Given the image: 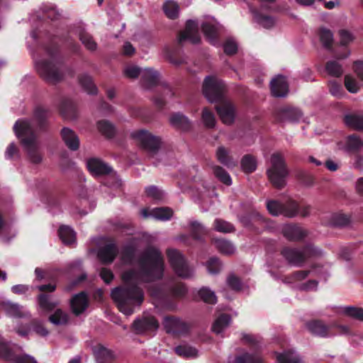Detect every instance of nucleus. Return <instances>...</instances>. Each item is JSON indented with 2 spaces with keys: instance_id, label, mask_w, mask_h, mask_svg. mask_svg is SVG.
Segmentation results:
<instances>
[{
  "instance_id": "1",
  "label": "nucleus",
  "mask_w": 363,
  "mask_h": 363,
  "mask_svg": "<svg viewBox=\"0 0 363 363\" xmlns=\"http://www.w3.org/2000/svg\"><path fill=\"white\" fill-rule=\"evenodd\" d=\"M138 264L139 269H130L122 273L124 286L113 289L111 298L118 309L125 315L133 313L135 308L144 301L143 291L138 286L143 282L160 279L164 275V261L161 251L149 246L140 254Z\"/></svg>"
},
{
  "instance_id": "2",
  "label": "nucleus",
  "mask_w": 363,
  "mask_h": 363,
  "mask_svg": "<svg viewBox=\"0 0 363 363\" xmlns=\"http://www.w3.org/2000/svg\"><path fill=\"white\" fill-rule=\"evenodd\" d=\"M48 114L49 112L46 108L38 106L34 111L33 120L19 119L13 125L16 135L21 139L28 158L33 164H39L43 160V155L40 152V146L35 131L44 128Z\"/></svg>"
},
{
  "instance_id": "3",
  "label": "nucleus",
  "mask_w": 363,
  "mask_h": 363,
  "mask_svg": "<svg viewBox=\"0 0 363 363\" xmlns=\"http://www.w3.org/2000/svg\"><path fill=\"white\" fill-rule=\"evenodd\" d=\"M57 53L56 48H46L44 57H33L39 74L45 81L52 84L60 82L65 75L64 66Z\"/></svg>"
},
{
  "instance_id": "4",
  "label": "nucleus",
  "mask_w": 363,
  "mask_h": 363,
  "mask_svg": "<svg viewBox=\"0 0 363 363\" xmlns=\"http://www.w3.org/2000/svg\"><path fill=\"white\" fill-rule=\"evenodd\" d=\"M322 267L313 266L310 270L296 271L285 278L284 281L291 284V287L299 291H311L318 289V281L306 278L309 274L320 276L323 274Z\"/></svg>"
},
{
  "instance_id": "5",
  "label": "nucleus",
  "mask_w": 363,
  "mask_h": 363,
  "mask_svg": "<svg viewBox=\"0 0 363 363\" xmlns=\"http://www.w3.org/2000/svg\"><path fill=\"white\" fill-rule=\"evenodd\" d=\"M281 254L290 264L301 267L308 259L323 256V252L313 245H308L301 250L285 247Z\"/></svg>"
},
{
  "instance_id": "6",
  "label": "nucleus",
  "mask_w": 363,
  "mask_h": 363,
  "mask_svg": "<svg viewBox=\"0 0 363 363\" xmlns=\"http://www.w3.org/2000/svg\"><path fill=\"white\" fill-rule=\"evenodd\" d=\"M267 172L274 186L277 189H282L285 186L289 171L284 158L280 152H275L272 155L270 167Z\"/></svg>"
},
{
  "instance_id": "7",
  "label": "nucleus",
  "mask_w": 363,
  "mask_h": 363,
  "mask_svg": "<svg viewBox=\"0 0 363 363\" xmlns=\"http://www.w3.org/2000/svg\"><path fill=\"white\" fill-rule=\"evenodd\" d=\"M0 357L14 363H38L33 357L22 354L21 347L3 339H0Z\"/></svg>"
},
{
  "instance_id": "8",
  "label": "nucleus",
  "mask_w": 363,
  "mask_h": 363,
  "mask_svg": "<svg viewBox=\"0 0 363 363\" xmlns=\"http://www.w3.org/2000/svg\"><path fill=\"white\" fill-rule=\"evenodd\" d=\"M225 90L224 82L216 76H206L203 82L202 91L206 99L211 102H218L223 99Z\"/></svg>"
},
{
  "instance_id": "9",
  "label": "nucleus",
  "mask_w": 363,
  "mask_h": 363,
  "mask_svg": "<svg viewBox=\"0 0 363 363\" xmlns=\"http://www.w3.org/2000/svg\"><path fill=\"white\" fill-rule=\"evenodd\" d=\"M124 73L130 79L140 77L141 84L147 89L155 86L159 79V73L151 68L142 69L137 66L129 65L125 68Z\"/></svg>"
},
{
  "instance_id": "10",
  "label": "nucleus",
  "mask_w": 363,
  "mask_h": 363,
  "mask_svg": "<svg viewBox=\"0 0 363 363\" xmlns=\"http://www.w3.org/2000/svg\"><path fill=\"white\" fill-rule=\"evenodd\" d=\"M169 262L177 276L182 279H189L194 276V269L186 262L182 254L175 249L167 251Z\"/></svg>"
},
{
  "instance_id": "11",
  "label": "nucleus",
  "mask_w": 363,
  "mask_h": 363,
  "mask_svg": "<svg viewBox=\"0 0 363 363\" xmlns=\"http://www.w3.org/2000/svg\"><path fill=\"white\" fill-rule=\"evenodd\" d=\"M136 143L150 152H155L160 147L161 140L145 130H135L130 134Z\"/></svg>"
},
{
  "instance_id": "12",
  "label": "nucleus",
  "mask_w": 363,
  "mask_h": 363,
  "mask_svg": "<svg viewBox=\"0 0 363 363\" xmlns=\"http://www.w3.org/2000/svg\"><path fill=\"white\" fill-rule=\"evenodd\" d=\"M200 40L198 23L193 20H189L186 23L185 29L179 35V43H182L185 41H189L193 44H196L200 42Z\"/></svg>"
},
{
  "instance_id": "13",
  "label": "nucleus",
  "mask_w": 363,
  "mask_h": 363,
  "mask_svg": "<svg viewBox=\"0 0 363 363\" xmlns=\"http://www.w3.org/2000/svg\"><path fill=\"white\" fill-rule=\"evenodd\" d=\"M219 102L216 106V109L222 122L226 125L233 123L235 117L234 106L230 101L223 99Z\"/></svg>"
},
{
  "instance_id": "14",
  "label": "nucleus",
  "mask_w": 363,
  "mask_h": 363,
  "mask_svg": "<svg viewBox=\"0 0 363 363\" xmlns=\"http://www.w3.org/2000/svg\"><path fill=\"white\" fill-rule=\"evenodd\" d=\"M140 216L144 218H152L157 220L167 221L172 217L173 211L168 207L143 208L140 210Z\"/></svg>"
},
{
  "instance_id": "15",
  "label": "nucleus",
  "mask_w": 363,
  "mask_h": 363,
  "mask_svg": "<svg viewBox=\"0 0 363 363\" xmlns=\"http://www.w3.org/2000/svg\"><path fill=\"white\" fill-rule=\"evenodd\" d=\"M158 326V322L152 316H145L142 319L135 320L133 323L134 330L138 334L154 333Z\"/></svg>"
},
{
  "instance_id": "16",
  "label": "nucleus",
  "mask_w": 363,
  "mask_h": 363,
  "mask_svg": "<svg viewBox=\"0 0 363 363\" xmlns=\"http://www.w3.org/2000/svg\"><path fill=\"white\" fill-rule=\"evenodd\" d=\"M218 23L213 17H207L201 23L202 30L208 40L213 45L217 44V35L219 29Z\"/></svg>"
},
{
  "instance_id": "17",
  "label": "nucleus",
  "mask_w": 363,
  "mask_h": 363,
  "mask_svg": "<svg viewBox=\"0 0 363 363\" xmlns=\"http://www.w3.org/2000/svg\"><path fill=\"white\" fill-rule=\"evenodd\" d=\"M163 325L167 333L172 334L185 333L188 330L187 325L180 318L166 316L163 320Z\"/></svg>"
},
{
  "instance_id": "18",
  "label": "nucleus",
  "mask_w": 363,
  "mask_h": 363,
  "mask_svg": "<svg viewBox=\"0 0 363 363\" xmlns=\"http://www.w3.org/2000/svg\"><path fill=\"white\" fill-rule=\"evenodd\" d=\"M272 94L275 97H285L289 91V84L285 77L278 75L270 82Z\"/></svg>"
},
{
  "instance_id": "19",
  "label": "nucleus",
  "mask_w": 363,
  "mask_h": 363,
  "mask_svg": "<svg viewBox=\"0 0 363 363\" xmlns=\"http://www.w3.org/2000/svg\"><path fill=\"white\" fill-rule=\"evenodd\" d=\"M86 167L90 173L94 176L108 174L113 171L107 163L97 158L89 159L86 161Z\"/></svg>"
},
{
  "instance_id": "20",
  "label": "nucleus",
  "mask_w": 363,
  "mask_h": 363,
  "mask_svg": "<svg viewBox=\"0 0 363 363\" xmlns=\"http://www.w3.org/2000/svg\"><path fill=\"white\" fill-rule=\"evenodd\" d=\"M306 328L315 336L328 337L334 335L330 330V326L321 320H315L307 323Z\"/></svg>"
},
{
  "instance_id": "21",
  "label": "nucleus",
  "mask_w": 363,
  "mask_h": 363,
  "mask_svg": "<svg viewBox=\"0 0 363 363\" xmlns=\"http://www.w3.org/2000/svg\"><path fill=\"white\" fill-rule=\"evenodd\" d=\"M282 233L287 240L291 241L301 240L308 235L306 230L292 224L284 225L282 228Z\"/></svg>"
},
{
  "instance_id": "22",
  "label": "nucleus",
  "mask_w": 363,
  "mask_h": 363,
  "mask_svg": "<svg viewBox=\"0 0 363 363\" xmlns=\"http://www.w3.org/2000/svg\"><path fill=\"white\" fill-rule=\"evenodd\" d=\"M118 254V250L116 245L109 242L99 249L97 255L101 262L110 264L113 262Z\"/></svg>"
},
{
  "instance_id": "23",
  "label": "nucleus",
  "mask_w": 363,
  "mask_h": 363,
  "mask_svg": "<svg viewBox=\"0 0 363 363\" xmlns=\"http://www.w3.org/2000/svg\"><path fill=\"white\" fill-rule=\"evenodd\" d=\"M138 244L135 240L125 245L121 252V260L123 264H132L135 259Z\"/></svg>"
},
{
  "instance_id": "24",
  "label": "nucleus",
  "mask_w": 363,
  "mask_h": 363,
  "mask_svg": "<svg viewBox=\"0 0 363 363\" xmlns=\"http://www.w3.org/2000/svg\"><path fill=\"white\" fill-rule=\"evenodd\" d=\"M61 136L66 146L71 150H77L79 147V139L77 135L68 128H63L61 130Z\"/></svg>"
},
{
  "instance_id": "25",
  "label": "nucleus",
  "mask_w": 363,
  "mask_h": 363,
  "mask_svg": "<svg viewBox=\"0 0 363 363\" xmlns=\"http://www.w3.org/2000/svg\"><path fill=\"white\" fill-rule=\"evenodd\" d=\"M71 308L73 313L79 315L82 313L88 306V298L85 293L81 292L73 296L71 300Z\"/></svg>"
},
{
  "instance_id": "26",
  "label": "nucleus",
  "mask_w": 363,
  "mask_h": 363,
  "mask_svg": "<svg viewBox=\"0 0 363 363\" xmlns=\"http://www.w3.org/2000/svg\"><path fill=\"white\" fill-rule=\"evenodd\" d=\"M250 11L253 15L254 21L265 28H271L276 23L275 19L271 16L262 13L261 11L256 9L250 7Z\"/></svg>"
},
{
  "instance_id": "27",
  "label": "nucleus",
  "mask_w": 363,
  "mask_h": 363,
  "mask_svg": "<svg viewBox=\"0 0 363 363\" xmlns=\"http://www.w3.org/2000/svg\"><path fill=\"white\" fill-rule=\"evenodd\" d=\"M161 94L154 99V103L157 107L162 108L166 104L167 100L174 96V91L168 84H162L160 87Z\"/></svg>"
},
{
  "instance_id": "28",
  "label": "nucleus",
  "mask_w": 363,
  "mask_h": 363,
  "mask_svg": "<svg viewBox=\"0 0 363 363\" xmlns=\"http://www.w3.org/2000/svg\"><path fill=\"white\" fill-rule=\"evenodd\" d=\"M337 313L347 317L363 321V308L352 306H342L337 307Z\"/></svg>"
},
{
  "instance_id": "29",
  "label": "nucleus",
  "mask_w": 363,
  "mask_h": 363,
  "mask_svg": "<svg viewBox=\"0 0 363 363\" xmlns=\"http://www.w3.org/2000/svg\"><path fill=\"white\" fill-rule=\"evenodd\" d=\"M2 306L6 314L11 317L21 318L26 316L28 313L23 306L9 301L3 302Z\"/></svg>"
},
{
  "instance_id": "30",
  "label": "nucleus",
  "mask_w": 363,
  "mask_h": 363,
  "mask_svg": "<svg viewBox=\"0 0 363 363\" xmlns=\"http://www.w3.org/2000/svg\"><path fill=\"white\" fill-rule=\"evenodd\" d=\"M171 125L177 128L187 130L191 128L189 118L181 113H174L169 118Z\"/></svg>"
},
{
  "instance_id": "31",
  "label": "nucleus",
  "mask_w": 363,
  "mask_h": 363,
  "mask_svg": "<svg viewBox=\"0 0 363 363\" xmlns=\"http://www.w3.org/2000/svg\"><path fill=\"white\" fill-rule=\"evenodd\" d=\"M231 323V317L228 314H221L214 321L212 325L213 331L217 335H221Z\"/></svg>"
},
{
  "instance_id": "32",
  "label": "nucleus",
  "mask_w": 363,
  "mask_h": 363,
  "mask_svg": "<svg viewBox=\"0 0 363 363\" xmlns=\"http://www.w3.org/2000/svg\"><path fill=\"white\" fill-rule=\"evenodd\" d=\"M58 235L65 245H72L76 242V233L70 226H60L58 230Z\"/></svg>"
},
{
  "instance_id": "33",
  "label": "nucleus",
  "mask_w": 363,
  "mask_h": 363,
  "mask_svg": "<svg viewBox=\"0 0 363 363\" xmlns=\"http://www.w3.org/2000/svg\"><path fill=\"white\" fill-rule=\"evenodd\" d=\"M38 303L39 308L46 312L52 311L59 303L52 296L47 294H40Z\"/></svg>"
},
{
  "instance_id": "34",
  "label": "nucleus",
  "mask_w": 363,
  "mask_h": 363,
  "mask_svg": "<svg viewBox=\"0 0 363 363\" xmlns=\"http://www.w3.org/2000/svg\"><path fill=\"white\" fill-rule=\"evenodd\" d=\"M174 350L177 354L184 358L189 359L198 357V350L188 344H181L175 347Z\"/></svg>"
},
{
  "instance_id": "35",
  "label": "nucleus",
  "mask_w": 363,
  "mask_h": 363,
  "mask_svg": "<svg viewBox=\"0 0 363 363\" xmlns=\"http://www.w3.org/2000/svg\"><path fill=\"white\" fill-rule=\"evenodd\" d=\"M217 160L223 165L229 168H233L236 166L237 162L229 156L228 151L223 146L218 148L216 151Z\"/></svg>"
},
{
  "instance_id": "36",
  "label": "nucleus",
  "mask_w": 363,
  "mask_h": 363,
  "mask_svg": "<svg viewBox=\"0 0 363 363\" xmlns=\"http://www.w3.org/2000/svg\"><path fill=\"white\" fill-rule=\"evenodd\" d=\"M278 363H301L300 356L293 350L284 351L277 355Z\"/></svg>"
},
{
  "instance_id": "37",
  "label": "nucleus",
  "mask_w": 363,
  "mask_h": 363,
  "mask_svg": "<svg viewBox=\"0 0 363 363\" xmlns=\"http://www.w3.org/2000/svg\"><path fill=\"white\" fill-rule=\"evenodd\" d=\"M79 83L87 94H96L97 93V88L94 84L92 78L89 74H82L79 77Z\"/></svg>"
},
{
  "instance_id": "38",
  "label": "nucleus",
  "mask_w": 363,
  "mask_h": 363,
  "mask_svg": "<svg viewBox=\"0 0 363 363\" xmlns=\"http://www.w3.org/2000/svg\"><path fill=\"white\" fill-rule=\"evenodd\" d=\"M94 353L98 363H108L113 358L112 352L102 346L96 347Z\"/></svg>"
},
{
  "instance_id": "39",
  "label": "nucleus",
  "mask_w": 363,
  "mask_h": 363,
  "mask_svg": "<svg viewBox=\"0 0 363 363\" xmlns=\"http://www.w3.org/2000/svg\"><path fill=\"white\" fill-rule=\"evenodd\" d=\"M214 243L217 250L224 255H232L235 252V247L234 245L226 240L216 239Z\"/></svg>"
},
{
  "instance_id": "40",
  "label": "nucleus",
  "mask_w": 363,
  "mask_h": 363,
  "mask_svg": "<svg viewBox=\"0 0 363 363\" xmlns=\"http://www.w3.org/2000/svg\"><path fill=\"white\" fill-rule=\"evenodd\" d=\"M99 131L108 138H113L116 134V128L113 123L106 120L99 121L97 123Z\"/></svg>"
},
{
  "instance_id": "41",
  "label": "nucleus",
  "mask_w": 363,
  "mask_h": 363,
  "mask_svg": "<svg viewBox=\"0 0 363 363\" xmlns=\"http://www.w3.org/2000/svg\"><path fill=\"white\" fill-rule=\"evenodd\" d=\"M163 11L169 18L175 19L179 16V7L177 2L167 0L163 5Z\"/></svg>"
},
{
  "instance_id": "42",
  "label": "nucleus",
  "mask_w": 363,
  "mask_h": 363,
  "mask_svg": "<svg viewBox=\"0 0 363 363\" xmlns=\"http://www.w3.org/2000/svg\"><path fill=\"white\" fill-rule=\"evenodd\" d=\"M299 206L294 201H289L282 204L281 214L287 218H294L298 214Z\"/></svg>"
},
{
  "instance_id": "43",
  "label": "nucleus",
  "mask_w": 363,
  "mask_h": 363,
  "mask_svg": "<svg viewBox=\"0 0 363 363\" xmlns=\"http://www.w3.org/2000/svg\"><path fill=\"white\" fill-rule=\"evenodd\" d=\"M68 315L61 309H57L53 314L49 317V320L55 325H64L67 323Z\"/></svg>"
},
{
  "instance_id": "44",
  "label": "nucleus",
  "mask_w": 363,
  "mask_h": 363,
  "mask_svg": "<svg viewBox=\"0 0 363 363\" xmlns=\"http://www.w3.org/2000/svg\"><path fill=\"white\" fill-rule=\"evenodd\" d=\"M327 73L334 77H340L343 74L342 65L336 60H330L325 65Z\"/></svg>"
},
{
  "instance_id": "45",
  "label": "nucleus",
  "mask_w": 363,
  "mask_h": 363,
  "mask_svg": "<svg viewBox=\"0 0 363 363\" xmlns=\"http://www.w3.org/2000/svg\"><path fill=\"white\" fill-rule=\"evenodd\" d=\"M235 361L236 363H258L262 361V357L257 353L250 354L243 352L236 357Z\"/></svg>"
},
{
  "instance_id": "46",
  "label": "nucleus",
  "mask_w": 363,
  "mask_h": 363,
  "mask_svg": "<svg viewBox=\"0 0 363 363\" xmlns=\"http://www.w3.org/2000/svg\"><path fill=\"white\" fill-rule=\"evenodd\" d=\"M190 226L192 236L195 240H201L203 235L208 233V230L196 220L191 221Z\"/></svg>"
},
{
  "instance_id": "47",
  "label": "nucleus",
  "mask_w": 363,
  "mask_h": 363,
  "mask_svg": "<svg viewBox=\"0 0 363 363\" xmlns=\"http://www.w3.org/2000/svg\"><path fill=\"white\" fill-rule=\"evenodd\" d=\"M345 124L354 129L363 131V117L357 115H347L345 117Z\"/></svg>"
},
{
  "instance_id": "48",
  "label": "nucleus",
  "mask_w": 363,
  "mask_h": 363,
  "mask_svg": "<svg viewBox=\"0 0 363 363\" xmlns=\"http://www.w3.org/2000/svg\"><path fill=\"white\" fill-rule=\"evenodd\" d=\"M198 295L201 299L205 303L214 304L217 301L215 292L208 287H202L198 291Z\"/></svg>"
},
{
  "instance_id": "49",
  "label": "nucleus",
  "mask_w": 363,
  "mask_h": 363,
  "mask_svg": "<svg viewBox=\"0 0 363 363\" xmlns=\"http://www.w3.org/2000/svg\"><path fill=\"white\" fill-rule=\"evenodd\" d=\"M242 169L247 173L254 172L257 167V161L255 158L250 155H246L241 160Z\"/></svg>"
},
{
  "instance_id": "50",
  "label": "nucleus",
  "mask_w": 363,
  "mask_h": 363,
  "mask_svg": "<svg viewBox=\"0 0 363 363\" xmlns=\"http://www.w3.org/2000/svg\"><path fill=\"white\" fill-rule=\"evenodd\" d=\"M363 147V142L356 135H351L347 137L345 149L347 152H354Z\"/></svg>"
},
{
  "instance_id": "51",
  "label": "nucleus",
  "mask_w": 363,
  "mask_h": 363,
  "mask_svg": "<svg viewBox=\"0 0 363 363\" xmlns=\"http://www.w3.org/2000/svg\"><path fill=\"white\" fill-rule=\"evenodd\" d=\"M215 177L224 184L230 186L232 184V179L230 174L221 167H213Z\"/></svg>"
},
{
  "instance_id": "52",
  "label": "nucleus",
  "mask_w": 363,
  "mask_h": 363,
  "mask_svg": "<svg viewBox=\"0 0 363 363\" xmlns=\"http://www.w3.org/2000/svg\"><path fill=\"white\" fill-rule=\"evenodd\" d=\"M214 229L220 233H228L235 230V227L230 223L217 218L214 221Z\"/></svg>"
},
{
  "instance_id": "53",
  "label": "nucleus",
  "mask_w": 363,
  "mask_h": 363,
  "mask_svg": "<svg viewBox=\"0 0 363 363\" xmlns=\"http://www.w3.org/2000/svg\"><path fill=\"white\" fill-rule=\"evenodd\" d=\"M345 86L352 94H356L360 89V84L350 74H347L345 77Z\"/></svg>"
},
{
  "instance_id": "54",
  "label": "nucleus",
  "mask_w": 363,
  "mask_h": 363,
  "mask_svg": "<svg viewBox=\"0 0 363 363\" xmlns=\"http://www.w3.org/2000/svg\"><path fill=\"white\" fill-rule=\"evenodd\" d=\"M201 119L206 128H213L215 127L216 123L215 116L207 108L203 109Z\"/></svg>"
},
{
  "instance_id": "55",
  "label": "nucleus",
  "mask_w": 363,
  "mask_h": 363,
  "mask_svg": "<svg viewBox=\"0 0 363 363\" xmlns=\"http://www.w3.org/2000/svg\"><path fill=\"white\" fill-rule=\"evenodd\" d=\"M286 118L291 122H298L303 117L301 111L296 108H288L284 110Z\"/></svg>"
},
{
  "instance_id": "56",
  "label": "nucleus",
  "mask_w": 363,
  "mask_h": 363,
  "mask_svg": "<svg viewBox=\"0 0 363 363\" xmlns=\"http://www.w3.org/2000/svg\"><path fill=\"white\" fill-rule=\"evenodd\" d=\"M320 39L325 48H330L333 42V34L330 30L322 28L320 30Z\"/></svg>"
},
{
  "instance_id": "57",
  "label": "nucleus",
  "mask_w": 363,
  "mask_h": 363,
  "mask_svg": "<svg viewBox=\"0 0 363 363\" xmlns=\"http://www.w3.org/2000/svg\"><path fill=\"white\" fill-rule=\"evenodd\" d=\"M208 272L211 274H216L220 272L222 264L216 257H211L206 264Z\"/></svg>"
},
{
  "instance_id": "58",
  "label": "nucleus",
  "mask_w": 363,
  "mask_h": 363,
  "mask_svg": "<svg viewBox=\"0 0 363 363\" xmlns=\"http://www.w3.org/2000/svg\"><path fill=\"white\" fill-rule=\"evenodd\" d=\"M62 115L67 118H72L74 117L75 107L74 105L69 101L63 102L60 108Z\"/></svg>"
},
{
  "instance_id": "59",
  "label": "nucleus",
  "mask_w": 363,
  "mask_h": 363,
  "mask_svg": "<svg viewBox=\"0 0 363 363\" xmlns=\"http://www.w3.org/2000/svg\"><path fill=\"white\" fill-rule=\"evenodd\" d=\"M145 192L147 196L154 200L160 201L164 197V193L156 186H150L145 188Z\"/></svg>"
},
{
  "instance_id": "60",
  "label": "nucleus",
  "mask_w": 363,
  "mask_h": 363,
  "mask_svg": "<svg viewBox=\"0 0 363 363\" xmlns=\"http://www.w3.org/2000/svg\"><path fill=\"white\" fill-rule=\"evenodd\" d=\"M79 39L82 44L89 50L94 51L96 49L97 45L93 40L92 37L87 33H82L79 35Z\"/></svg>"
},
{
  "instance_id": "61",
  "label": "nucleus",
  "mask_w": 363,
  "mask_h": 363,
  "mask_svg": "<svg viewBox=\"0 0 363 363\" xmlns=\"http://www.w3.org/2000/svg\"><path fill=\"white\" fill-rule=\"evenodd\" d=\"M251 220L253 221H257L260 223H265V218L259 213H254L251 216V218L247 216H243L240 218V221L245 226H250L251 225Z\"/></svg>"
},
{
  "instance_id": "62",
  "label": "nucleus",
  "mask_w": 363,
  "mask_h": 363,
  "mask_svg": "<svg viewBox=\"0 0 363 363\" xmlns=\"http://www.w3.org/2000/svg\"><path fill=\"white\" fill-rule=\"evenodd\" d=\"M267 208L271 215L277 216L281 214L282 204L276 201H268Z\"/></svg>"
},
{
  "instance_id": "63",
  "label": "nucleus",
  "mask_w": 363,
  "mask_h": 363,
  "mask_svg": "<svg viewBox=\"0 0 363 363\" xmlns=\"http://www.w3.org/2000/svg\"><path fill=\"white\" fill-rule=\"evenodd\" d=\"M339 36L340 43L342 46L347 45L354 40V36L352 33L344 29L339 31Z\"/></svg>"
},
{
  "instance_id": "64",
  "label": "nucleus",
  "mask_w": 363,
  "mask_h": 363,
  "mask_svg": "<svg viewBox=\"0 0 363 363\" xmlns=\"http://www.w3.org/2000/svg\"><path fill=\"white\" fill-rule=\"evenodd\" d=\"M43 12L45 14L46 17L51 20L56 19L60 15L55 7L51 4H43L41 7Z\"/></svg>"
}]
</instances>
